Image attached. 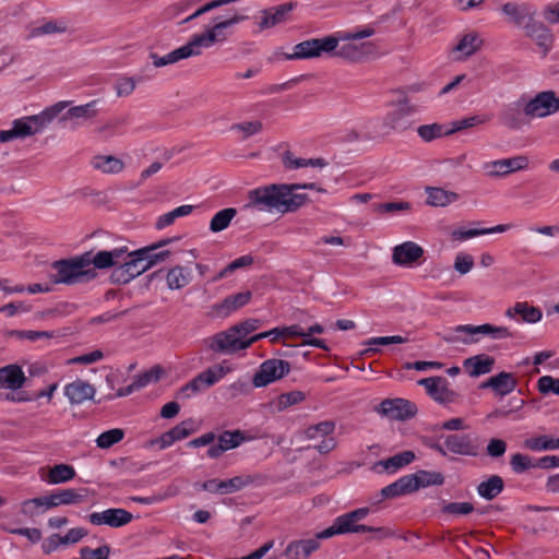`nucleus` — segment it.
I'll return each instance as SVG.
<instances>
[{"label": "nucleus", "mask_w": 559, "mask_h": 559, "mask_svg": "<svg viewBox=\"0 0 559 559\" xmlns=\"http://www.w3.org/2000/svg\"><path fill=\"white\" fill-rule=\"evenodd\" d=\"M316 190L325 193L326 190L316 182L308 183H271L248 192L245 210L269 212L273 211L294 213L310 202L307 193H298V190Z\"/></svg>", "instance_id": "obj_1"}, {"label": "nucleus", "mask_w": 559, "mask_h": 559, "mask_svg": "<svg viewBox=\"0 0 559 559\" xmlns=\"http://www.w3.org/2000/svg\"><path fill=\"white\" fill-rule=\"evenodd\" d=\"M91 251L70 259H61L52 262L55 273L50 274L53 284L75 285L84 284L95 280L97 271L91 267Z\"/></svg>", "instance_id": "obj_2"}, {"label": "nucleus", "mask_w": 559, "mask_h": 559, "mask_svg": "<svg viewBox=\"0 0 559 559\" xmlns=\"http://www.w3.org/2000/svg\"><path fill=\"white\" fill-rule=\"evenodd\" d=\"M415 107L408 103L405 97L394 104V108L389 110L382 120L374 126L373 132L365 138L371 141H381L392 133H403L413 127L412 116Z\"/></svg>", "instance_id": "obj_3"}, {"label": "nucleus", "mask_w": 559, "mask_h": 559, "mask_svg": "<svg viewBox=\"0 0 559 559\" xmlns=\"http://www.w3.org/2000/svg\"><path fill=\"white\" fill-rule=\"evenodd\" d=\"M370 513L367 507L355 509L335 518L333 524L328 528L316 534L313 539H328L335 535L354 534L367 530L358 522L364 520Z\"/></svg>", "instance_id": "obj_4"}, {"label": "nucleus", "mask_w": 559, "mask_h": 559, "mask_svg": "<svg viewBox=\"0 0 559 559\" xmlns=\"http://www.w3.org/2000/svg\"><path fill=\"white\" fill-rule=\"evenodd\" d=\"M370 513L367 507L355 509L335 518L333 524L328 528L316 534L313 539H328L335 535L354 534L367 530L358 522L364 520Z\"/></svg>", "instance_id": "obj_5"}, {"label": "nucleus", "mask_w": 559, "mask_h": 559, "mask_svg": "<svg viewBox=\"0 0 559 559\" xmlns=\"http://www.w3.org/2000/svg\"><path fill=\"white\" fill-rule=\"evenodd\" d=\"M146 249H136L128 254V260L115 267L109 276L112 284H128L135 277L142 275L150 266L145 254Z\"/></svg>", "instance_id": "obj_6"}, {"label": "nucleus", "mask_w": 559, "mask_h": 559, "mask_svg": "<svg viewBox=\"0 0 559 559\" xmlns=\"http://www.w3.org/2000/svg\"><path fill=\"white\" fill-rule=\"evenodd\" d=\"M338 39L334 36L323 38H311L297 44L293 53H284L285 59H311L318 58L322 53H331L337 48Z\"/></svg>", "instance_id": "obj_7"}, {"label": "nucleus", "mask_w": 559, "mask_h": 559, "mask_svg": "<svg viewBox=\"0 0 559 559\" xmlns=\"http://www.w3.org/2000/svg\"><path fill=\"white\" fill-rule=\"evenodd\" d=\"M290 371V364L283 359H266L263 361L253 376L252 383L255 388H264L273 383Z\"/></svg>", "instance_id": "obj_8"}, {"label": "nucleus", "mask_w": 559, "mask_h": 559, "mask_svg": "<svg viewBox=\"0 0 559 559\" xmlns=\"http://www.w3.org/2000/svg\"><path fill=\"white\" fill-rule=\"evenodd\" d=\"M205 343L212 352L225 355L248 348L246 340H242L237 332L231 331V326L206 338Z\"/></svg>", "instance_id": "obj_9"}, {"label": "nucleus", "mask_w": 559, "mask_h": 559, "mask_svg": "<svg viewBox=\"0 0 559 559\" xmlns=\"http://www.w3.org/2000/svg\"><path fill=\"white\" fill-rule=\"evenodd\" d=\"M374 411L391 420L404 421L417 414V406L402 397L385 399L374 407Z\"/></svg>", "instance_id": "obj_10"}, {"label": "nucleus", "mask_w": 559, "mask_h": 559, "mask_svg": "<svg viewBox=\"0 0 559 559\" xmlns=\"http://www.w3.org/2000/svg\"><path fill=\"white\" fill-rule=\"evenodd\" d=\"M559 110V98L554 91H544L525 102L524 114L528 118H545Z\"/></svg>", "instance_id": "obj_11"}, {"label": "nucleus", "mask_w": 559, "mask_h": 559, "mask_svg": "<svg viewBox=\"0 0 559 559\" xmlns=\"http://www.w3.org/2000/svg\"><path fill=\"white\" fill-rule=\"evenodd\" d=\"M257 479V476H235L230 479L219 480L217 478L209 479L200 484H195V487L209 491L212 493H233L241 490L242 488L251 485Z\"/></svg>", "instance_id": "obj_12"}, {"label": "nucleus", "mask_w": 559, "mask_h": 559, "mask_svg": "<svg viewBox=\"0 0 559 559\" xmlns=\"http://www.w3.org/2000/svg\"><path fill=\"white\" fill-rule=\"evenodd\" d=\"M235 22H237V19L219 22L217 25H212L206 29V32L193 35L187 43V46L195 51L194 56H200L202 47L209 48L216 41H224L226 36L222 32L234 26Z\"/></svg>", "instance_id": "obj_13"}, {"label": "nucleus", "mask_w": 559, "mask_h": 559, "mask_svg": "<svg viewBox=\"0 0 559 559\" xmlns=\"http://www.w3.org/2000/svg\"><path fill=\"white\" fill-rule=\"evenodd\" d=\"M417 383L424 386L427 394L440 404L454 403L459 397V394L449 388V381L444 377L424 378Z\"/></svg>", "instance_id": "obj_14"}, {"label": "nucleus", "mask_w": 559, "mask_h": 559, "mask_svg": "<svg viewBox=\"0 0 559 559\" xmlns=\"http://www.w3.org/2000/svg\"><path fill=\"white\" fill-rule=\"evenodd\" d=\"M425 254L421 246L414 241H405L392 249V262L403 267H413L420 263Z\"/></svg>", "instance_id": "obj_15"}, {"label": "nucleus", "mask_w": 559, "mask_h": 559, "mask_svg": "<svg viewBox=\"0 0 559 559\" xmlns=\"http://www.w3.org/2000/svg\"><path fill=\"white\" fill-rule=\"evenodd\" d=\"M132 519V513L121 508H111L103 512H94L88 515V521L93 525H108L114 528L129 524Z\"/></svg>", "instance_id": "obj_16"}, {"label": "nucleus", "mask_w": 559, "mask_h": 559, "mask_svg": "<svg viewBox=\"0 0 559 559\" xmlns=\"http://www.w3.org/2000/svg\"><path fill=\"white\" fill-rule=\"evenodd\" d=\"M217 443L212 444L206 454L210 459H218L224 452L236 449L242 442L250 440L243 431L237 430H225L218 437H216Z\"/></svg>", "instance_id": "obj_17"}, {"label": "nucleus", "mask_w": 559, "mask_h": 559, "mask_svg": "<svg viewBox=\"0 0 559 559\" xmlns=\"http://www.w3.org/2000/svg\"><path fill=\"white\" fill-rule=\"evenodd\" d=\"M130 252L127 246L116 247L111 250H102L95 255L91 254V262L95 270L115 269L128 260Z\"/></svg>", "instance_id": "obj_18"}, {"label": "nucleus", "mask_w": 559, "mask_h": 559, "mask_svg": "<svg viewBox=\"0 0 559 559\" xmlns=\"http://www.w3.org/2000/svg\"><path fill=\"white\" fill-rule=\"evenodd\" d=\"M501 10L510 23L523 29L536 16V10L527 3L507 2Z\"/></svg>", "instance_id": "obj_19"}, {"label": "nucleus", "mask_w": 559, "mask_h": 559, "mask_svg": "<svg viewBox=\"0 0 559 559\" xmlns=\"http://www.w3.org/2000/svg\"><path fill=\"white\" fill-rule=\"evenodd\" d=\"M447 452L457 455L475 456L478 453V445L467 433H453L442 437Z\"/></svg>", "instance_id": "obj_20"}, {"label": "nucleus", "mask_w": 559, "mask_h": 559, "mask_svg": "<svg viewBox=\"0 0 559 559\" xmlns=\"http://www.w3.org/2000/svg\"><path fill=\"white\" fill-rule=\"evenodd\" d=\"M524 99L511 103L503 108L499 115L501 123L509 129L519 130L525 124H528V118L524 114Z\"/></svg>", "instance_id": "obj_21"}, {"label": "nucleus", "mask_w": 559, "mask_h": 559, "mask_svg": "<svg viewBox=\"0 0 559 559\" xmlns=\"http://www.w3.org/2000/svg\"><path fill=\"white\" fill-rule=\"evenodd\" d=\"M525 35L533 39L536 45L542 48L543 56H546L552 47L554 35L551 31L535 17L531 21L525 29Z\"/></svg>", "instance_id": "obj_22"}, {"label": "nucleus", "mask_w": 559, "mask_h": 559, "mask_svg": "<svg viewBox=\"0 0 559 559\" xmlns=\"http://www.w3.org/2000/svg\"><path fill=\"white\" fill-rule=\"evenodd\" d=\"M518 381L513 373L501 371L479 384V389H491L497 395L504 396L513 392Z\"/></svg>", "instance_id": "obj_23"}, {"label": "nucleus", "mask_w": 559, "mask_h": 559, "mask_svg": "<svg viewBox=\"0 0 559 559\" xmlns=\"http://www.w3.org/2000/svg\"><path fill=\"white\" fill-rule=\"evenodd\" d=\"M195 431V425L193 419H187L168 431L164 432L157 440L153 441V443H159L160 449H166L170 447L176 441L182 440Z\"/></svg>", "instance_id": "obj_24"}, {"label": "nucleus", "mask_w": 559, "mask_h": 559, "mask_svg": "<svg viewBox=\"0 0 559 559\" xmlns=\"http://www.w3.org/2000/svg\"><path fill=\"white\" fill-rule=\"evenodd\" d=\"M97 104L98 100L94 99L87 104L71 107L60 118V121H70L72 123V128H75L81 122L92 120L98 114Z\"/></svg>", "instance_id": "obj_25"}, {"label": "nucleus", "mask_w": 559, "mask_h": 559, "mask_svg": "<svg viewBox=\"0 0 559 559\" xmlns=\"http://www.w3.org/2000/svg\"><path fill=\"white\" fill-rule=\"evenodd\" d=\"M215 384V379L209 372H200L188 383L182 385L175 394L178 400H189L193 395L206 390Z\"/></svg>", "instance_id": "obj_26"}, {"label": "nucleus", "mask_w": 559, "mask_h": 559, "mask_svg": "<svg viewBox=\"0 0 559 559\" xmlns=\"http://www.w3.org/2000/svg\"><path fill=\"white\" fill-rule=\"evenodd\" d=\"M295 7L296 3L287 2L280 4L277 7L262 10V17L261 21L259 22V31L262 32L264 29L272 28L277 24L284 22L287 13H289Z\"/></svg>", "instance_id": "obj_27"}, {"label": "nucleus", "mask_w": 559, "mask_h": 559, "mask_svg": "<svg viewBox=\"0 0 559 559\" xmlns=\"http://www.w3.org/2000/svg\"><path fill=\"white\" fill-rule=\"evenodd\" d=\"M95 392L94 385L82 379H76L64 386V395L71 404H81L87 400H93Z\"/></svg>", "instance_id": "obj_28"}, {"label": "nucleus", "mask_w": 559, "mask_h": 559, "mask_svg": "<svg viewBox=\"0 0 559 559\" xmlns=\"http://www.w3.org/2000/svg\"><path fill=\"white\" fill-rule=\"evenodd\" d=\"M26 377L21 366L11 364L0 368V389L16 391L24 385Z\"/></svg>", "instance_id": "obj_29"}, {"label": "nucleus", "mask_w": 559, "mask_h": 559, "mask_svg": "<svg viewBox=\"0 0 559 559\" xmlns=\"http://www.w3.org/2000/svg\"><path fill=\"white\" fill-rule=\"evenodd\" d=\"M454 331L457 333H466L468 335L487 334L493 340L513 337V333L507 326H495L489 323L481 325H457Z\"/></svg>", "instance_id": "obj_30"}, {"label": "nucleus", "mask_w": 559, "mask_h": 559, "mask_svg": "<svg viewBox=\"0 0 559 559\" xmlns=\"http://www.w3.org/2000/svg\"><path fill=\"white\" fill-rule=\"evenodd\" d=\"M68 105L69 102H58L38 115L27 116L34 134L43 131Z\"/></svg>", "instance_id": "obj_31"}, {"label": "nucleus", "mask_w": 559, "mask_h": 559, "mask_svg": "<svg viewBox=\"0 0 559 559\" xmlns=\"http://www.w3.org/2000/svg\"><path fill=\"white\" fill-rule=\"evenodd\" d=\"M319 547L320 543L313 538L294 540L285 548L284 556L288 559H307Z\"/></svg>", "instance_id": "obj_32"}, {"label": "nucleus", "mask_w": 559, "mask_h": 559, "mask_svg": "<svg viewBox=\"0 0 559 559\" xmlns=\"http://www.w3.org/2000/svg\"><path fill=\"white\" fill-rule=\"evenodd\" d=\"M372 48L373 46L371 43H362L360 45L354 43H345L342 46L337 45V48L331 53L333 56L347 59L350 61H359L365 56L370 53L372 51Z\"/></svg>", "instance_id": "obj_33"}, {"label": "nucleus", "mask_w": 559, "mask_h": 559, "mask_svg": "<svg viewBox=\"0 0 559 559\" xmlns=\"http://www.w3.org/2000/svg\"><path fill=\"white\" fill-rule=\"evenodd\" d=\"M463 365L468 374L476 378L481 374L489 373L492 370L495 366V358L486 354H479L466 358Z\"/></svg>", "instance_id": "obj_34"}, {"label": "nucleus", "mask_w": 559, "mask_h": 559, "mask_svg": "<svg viewBox=\"0 0 559 559\" xmlns=\"http://www.w3.org/2000/svg\"><path fill=\"white\" fill-rule=\"evenodd\" d=\"M414 491L429 486H441L444 484V475L440 472L419 469L409 474Z\"/></svg>", "instance_id": "obj_35"}, {"label": "nucleus", "mask_w": 559, "mask_h": 559, "mask_svg": "<svg viewBox=\"0 0 559 559\" xmlns=\"http://www.w3.org/2000/svg\"><path fill=\"white\" fill-rule=\"evenodd\" d=\"M192 280L191 270L187 266L175 265L166 274L167 287L171 290H178L186 287Z\"/></svg>", "instance_id": "obj_36"}, {"label": "nucleus", "mask_w": 559, "mask_h": 559, "mask_svg": "<svg viewBox=\"0 0 559 559\" xmlns=\"http://www.w3.org/2000/svg\"><path fill=\"white\" fill-rule=\"evenodd\" d=\"M51 495L53 497V500L56 501V507L79 504L86 500L87 489L66 488L53 491Z\"/></svg>", "instance_id": "obj_37"}, {"label": "nucleus", "mask_w": 559, "mask_h": 559, "mask_svg": "<svg viewBox=\"0 0 559 559\" xmlns=\"http://www.w3.org/2000/svg\"><path fill=\"white\" fill-rule=\"evenodd\" d=\"M511 228L510 224H500L490 228H457L451 233V238L456 241H464L473 237L496 234V233H504Z\"/></svg>", "instance_id": "obj_38"}, {"label": "nucleus", "mask_w": 559, "mask_h": 559, "mask_svg": "<svg viewBox=\"0 0 559 559\" xmlns=\"http://www.w3.org/2000/svg\"><path fill=\"white\" fill-rule=\"evenodd\" d=\"M415 453L413 451H403L393 456H390L385 460L379 461L374 464V469L381 466L384 471L389 473H394L399 468H402L408 464H411L415 460Z\"/></svg>", "instance_id": "obj_39"}, {"label": "nucleus", "mask_w": 559, "mask_h": 559, "mask_svg": "<svg viewBox=\"0 0 559 559\" xmlns=\"http://www.w3.org/2000/svg\"><path fill=\"white\" fill-rule=\"evenodd\" d=\"M414 492L409 475L402 476L381 489V499H394Z\"/></svg>", "instance_id": "obj_40"}, {"label": "nucleus", "mask_w": 559, "mask_h": 559, "mask_svg": "<svg viewBox=\"0 0 559 559\" xmlns=\"http://www.w3.org/2000/svg\"><path fill=\"white\" fill-rule=\"evenodd\" d=\"M427 201L430 206H447L459 199V194L438 187H427Z\"/></svg>", "instance_id": "obj_41"}, {"label": "nucleus", "mask_w": 559, "mask_h": 559, "mask_svg": "<svg viewBox=\"0 0 559 559\" xmlns=\"http://www.w3.org/2000/svg\"><path fill=\"white\" fill-rule=\"evenodd\" d=\"M483 40L475 33L465 34L457 45L453 48L454 52H460L457 59H466L480 49Z\"/></svg>", "instance_id": "obj_42"}, {"label": "nucleus", "mask_w": 559, "mask_h": 559, "mask_svg": "<svg viewBox=\"0 0 559 559\" xmlns=\"http://www.w3.org/2000/svg\"><path fill=\"white\" fill-rule=\"evenodd\" d=\"M252 297L250 290L240 292L230 296H227L219 305L215 306L216 310L229 314L230 312L246 306Z\"/></svg>", "instance_id": "obj_43"}, {"label": "nucleus", "mask_w": 559, "mask_h": 559, "mask_svg": "<svg viewBox=\"0 0 559 559\" xmlns=\"http://www.w3.org/2000/svg\"><path fill=\"white\" fill-rule=\"evenodd\" d=\"M503 488L504 483L502 477L492 475L477 486V492L481 498L492 500L502 492Z\"/></svg>", "instance_id": "obj_44"}, {"label": "nucleus", "mask_w": 559, "mask_h": 559, "mask_svg": "<svg viewBox=\"0 0 559 559\" xmlns=\"http://www.w3.org/2000/svg\"><path fill=\"white\" fill-rule=\"evenodd\" d=\"M519 314L522 317V320L527 323H536L542 319L540 309L528 306L527 302H516L512 308H509L506 312L507 317L512 318L513 316Z\"/></svg>", "instance_id": "obj_45"}, {"label": "nucleus", "mask_w": 559, "mask_h": 559, "mask_svg": "<svg viewBox=\"0 0 559 559\" xmlns=\"http://www.w3.org/2000/svg\"><path fill=\"white\" fill-rule=\"evenodd\" d=\"M236 215L237 210L235 207H226L218 211L210 222V230L212 233H221L225 230L228 228Z\"/></svg>", "instance_id": "obj_46"}, {"label": "nucleus", "mask_w": 559, "mask_h": 559, "mask_svg": "<svg viewBox=\"0 0 559 559\" xmlns=\"http://www.w3.org/2000/svg\"><path fill=\"white\" fill-rule=\"evenodd\" d=\"M75 469L68 464H57L49 469L48 483L58 485L67 483L75 477Z\"/></svg>", "instance_id": "obj_47"}, {"label": "nucleus", "mask_w": 559, "mask_h": 559, "mask_svg": "<svg viewBox=\"0 0 559 559\" xmlns=\"http://www.w3.org/2000/svg\"><path fill=\"white\" fill-rule=\"evenodd\" d=\"M93 166L106 174H118L123 169V162L115 156H96Z\"/></svg>", "instance_id": "obj_48"}, {"label": "nucleus", "mask_w": 559, "mask_h": 559, "mask_svg": "<svg viewBox=\"0 0 559 559\" xmlns=\"http://www.w3.org/2000/svg\"><path fill=\"white\" fill-rule=\"evenodd\" d=\"M192 211V205H180L175 210L160 215L155 223V227L156 229H164L165 227L173 225L176 218L187 216L191 214Z\"/></svg>", "instance_id": "obj_49"}, {"label": "nucleus", "mask_w": 559, "mask_h": 559, "mask_svg": "<svg viewBox=\"0 0 559 559\" xmlns=\"http://www.w3.org/2000/svg\"><path fill=\"white\" fill-rule=\"evenodd\" d=\"M164 373V369L156 365L152 367L150 370H146L133 378V384L136 389V391L141 390L142 388L146 386L151 382H157L162 374Z\"/></svg>", "instance_id": "obj_50"}, {"label": "nucleus", "mask_w": 559, "mask_h": 559, "mask_svg": "<svg viewBox=\"0 0 559 559\" xmlns=\"http://www.w3.org/2000/svg\"><path fill=\"white\" fill-rule=\"evenodd\" d=\"M124 437V431L120 428L109 429L102 432L97 439L96 444L100 449H109L114 444L120 442Z\"/></svg>", "instance_id": "obj_51"}, {"label": "nucleus", "mask_w": 559, "mask_h": 559, "mask_svg": "<svg viewBox=\"0 0 559 559\" xmlns=\"http://www.w3.org/2000/svg\"><path fill=\"white\" fill-rule=\"evenodd\" d=\"M490 118L488 116H480V115L466 117V118L453 121L452 122V128L447 130L445 133L447 134H452L454 132L462 131V130H465V129H468V128H472V127L485 123Z\"/></svg>", "instance_id": "obj_52"}, {"label": "nucleus", "mask_w": 559, "mask_h": 559, "mask_svg": "<svg viewBox=\"0 0 559 559\" xmlns=\"http://www.w3.org/2000/svg\"><path fill=\"white\" fill-rule=\"evenodd\" d=\"M305 397H306L305 393L302 391H298V390L282 393L277 397L276 407L280 412H282L290 406L299 404L300 402H302L305 400Z\"/></svg>", "instance_id": "obj_53"}, {"label": "nucleus", "mask_w": 559, "mask_h": 559, "mask_svg": "<svg viewBox=\"0 0 559 559\" xmlns=\"http://www.w3.org/2000/svg\"><path fill=\"white\" fill-rule=\"evenodd\" d=\"M445 131L444 126L439 123L424 124L417 129L418 135L425 142H430L435 139L441 138L442 135H448Z\"/></svg>", "instance_id": "obj_54"}, {"label": "nucleus", "mask_w": 559, "mask_h": 559, "mask_svg": "<svg viewBox=\"0 0 559 559\" xmlns=\"http://www.w3.org/2000/svg\"><path fill=\"white\" fill-rule=\"evenodd\" d=\"M335 429V424L331 420L321 421L317 425L309 426L305 435L309 439H314L319 436L321 437H328L330 436Z\"/></svg>", "instance_id": "obj_55"}, {"label": "nucleus", "mask_w": 559, "mask_h": 559, "mask_svg": "<svg viewBox=\"0 0 559 559\" xmlns=\"http://www.w3.org/2000/svg\"><path fill=\"white\" fill-rule=\"evenodd\" d=\"M142 249L147 250L145 258H146L150 269H152L153 266H155L156 264H158L160 262L166 261L171 254L170 250L157 251L158 246L150 245V246L143 247Z\"/></svg>", "instance_id": "obj_56"}, {"label": "nucleus", "mask_w": 559, "mask_h": 559, "mask_svg": "<svg viewBox=\"0 0 559 559\" xmlns=\"http://www.w3.org/2000/svg\"><path fill=\"white\" fill-rule=\"evenodd\" d=\"M510 465L512 471L516 474H522L532 467H536L532 459L528 455L522 453H515L511 456Z\"/></svg>", "instance_id": "obj_57"}, {"label": "nucleus", "mask_w": 559, "mask_h": 559, "mask_svg": "<svg viewBox=\"0 0 559 559\" xmlns=\"http://www.w3.org/2000/svg\"><path fill=\"white\" fill-rule=\"evenodd\" d=\"M262 324V321L259 319H247L240 323H237L231 326V331L237 332L238 335L242 340H247L246 337L258 330Z\"/></svg>", "instance_id": "obj_58"}, {"label": "nucleus", "mask_w": 559, "mask_h": 559, "mask_svg": "<svg viewBox=\"0 0 559 559\" xmlns=\"http://www.w3.org/2000/svg\"><path fill=\"white\" fill-rule=\"evenodd\" d=\"M441 511L445 514L466 515L474 511V506L471 502H449L443 504Z\"/></svg>", "instance_id": "obj_59"}, {"label": "nucleus", "mask_w": 559, "mask_h": 559, "mask_svg": "<svg viewBox=\"0 0 559 559\" xmlns=\"http://www.w3.org/2000/svg\"><path fill=\"white\" fill-rule=\"evenodd\" d=\"M67 27L63 25H58L56 21H48L41 26L35 27L31 31L29 37H38L43 35H50L56 33L66 32Z\"/></svg>", "instance_id": "obj_60"}, {"label": "nucleus", "mask_w": 559, "mask_h": 559, "mask_svg": "<svg viewBox=\"0 0 559 559\" xmlns=\"http://www.w3.org/2000/svg\"><path fill=\"white\" fill-rule=\"evenodd\" d=\"M110 554V547L108 545H103L96 549H92L90 547H82L80 549V558L73 559H108Z\"/></svg>", "instance_id": "obj_61"}, {"label": "nucleus", "mask_w": 559, "mask_h": 559, "mask_svg": "<svg viewBox=\"0 0 559 559\" xmlns=\"http://www.w3.org/2000/svg\"><path fill=\"white\" fill-rule=\"evenodd\" d=\"M484 169L488 177H503L510 174L506 158L486 163Z\"/></svg>", "instance_id": "obj_62"}, {"label": "nucleus", "mask_w": 559, "mask_h": 559, "mask_svg": "<svg viewBox=\"0 0 559 559\" xmlns=\"http://www.w3.org/2000/svg\"><path fill=\"white\" fill-rule=\"evenodd\" d=\"M537 386L543 394L554 393L559 395V379L552 378L551 376L540 377L537 381Z\"/></svg>", "instance_id": "obj_63"}, {"label": "nucleus", "mask_w": 559, "mask_h": 559, "mask_svg": "<svg viewBox=\"0 0 559 559\" xmlns=\"http://www.w3.org/2000/svg\"><path fill=\"white\" fill-rule=\"evenodd\" d=\"M12 130L16 139H24L26 136L34 135V131L27 120V117L15 119L12 122Z\"/></svg>", "instance_id": "obj_64"}]
</instances>
